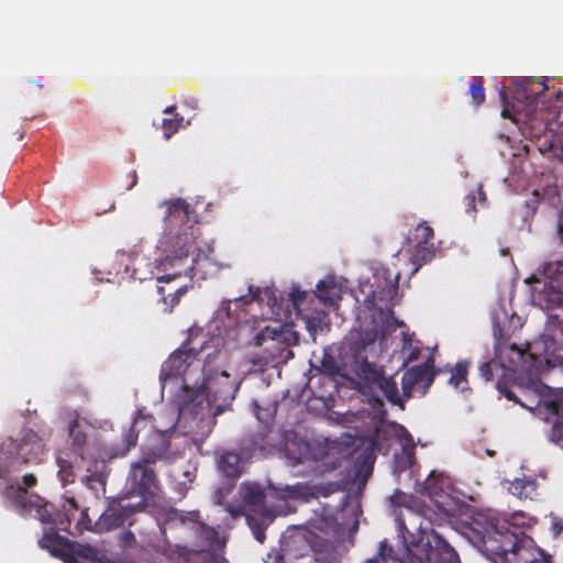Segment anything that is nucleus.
I'll return each instance as SVG.
<instances>
[{
	"instance_id": "1",
	"label": "nucleus",
	"mask_w": 563,
	"mask_h": 563,
	"mask_svg": "<svg viewBox=\"0 0 563 563\" xmlns=\"http://www.w3.org/2000/svg\"><path fill=\"white\" fill-rule=\"evenodd\" d=\"M155 428L153 442L142 449L141 456L131 464L124 490L115 498H108V531L123 526H132V516L143 511L161 488L155 464L162 460H173L169 453L170 431Z\"/></svg>"
},
{
	"instance_id": "2",
	"label": "nucleus",
	"mask_w": 563,
	"mask_h": 563,
	"mask_svg": "<svg viewBox=\"0 0 563 563\" xmlns=\"http://www.w3.org/2000/svg\"><path fill=\"white\" fill-rule=\"evenodd\" d=\"M202 373L203 379L197 389L184 386L173 396L175 410L172 412L169 429H175L178 419L186 415L203 421L206 417L216 418L231 410L240 382L224 369L210 368L209 364L203 365Z\"/></svg>"
},
{
	"instance_id": "3",
	"label": "nucleus",
	"mask_w": 563,
	"mask_h": 563,
	"mask_svg": "<svg viewBox=\"0 0 563 563\" xmlns=\"http://www.w3.org/2000/svg\"><path fill=\"white\" fill-rule=\"evenodd\" d=\"M166 229L173 234L170 239L172 250L159 261L158 268L165 274L158 277V282L169 283L181 275L192 276L195 258L189 255L195 251L197 227L190 219L189 203L178 198L167 203L165 212Z\"/></svg>"
},
{
	"instance_id": "4",
	"label": "nucleus",
	"mask_w": 563,
	"mask_h": 563,
	"mask_svg": "<svg viewBox=\"0 0 563 563\" xmlns=\"http://www.w3.org/2000/svg\"><path fill=\"white\" fill-rule=\"evenodd\" d=\"M507 522L488 521L477 530L481 551L492 563H537L547 553Z\"/></svg>"
},
{
	"instance_id": "5",
	"label": "nucleus",
	"mask_w": 563,
	"mask_h": 563,
	"mask_svg": "<svg viewBox=\"0 0 563 563\" xmlns=\"http://www.w3.org/2000/svg\"><path fill=\"white\" fill-rule=\"evenodd\" d=\"M38 545L64 563H106L103 545L71 541L57 534L54 529L43 533Z\"/></svg>"
},
{
	"instance_id": "6",
	"label": "nucleus",
	"mask_w": 563,
	"mask_h": 563,
	"mask_svg": "<svg viewBox=\"0 0 563 563\" xmlns=\"http://www.w3.org/2000/svg\"><path fill=\"white\" fill-rule=\"evenodd\" d=\"M299 343V333L289 324L265 327L254 338V344L263 347L273 361L287 362L295 356L291 347Z\"/></svg>"
},
{
	"instance_id": "7",
	"label": "nucleus",
	"mask_w": 563,
	"mask_h": 563,
	"mask_svg": "<svg viewBox=\"0 0 563 563\" xmlns=\"http://www.w3.org/2000/svg\"><path fill=\"white\" fill-rule=\"evenodd\" d=\"M543 277L541 289L534 288L536 299L545 309L563 306V260L543 263L537 271Z\"/></svg>"
},
{
	"instance_id": "8",
	"label": "nucleus",
	"mask_w": 563,
	"mask_h": 563,
	"mask_svg": "<svg viewBox=\"0 0 563 563\" xmlns=\"http://www.w3.org/2000/svg\"><path fill=\"white\" fill-rule=\"evenodd\" d=\"M198 354L199 353L194 349L187 347V344H183L173 352L162 364L159 378L163 389L167 388L173 383L179 387V390H181L184 386H189L184 375L194 362L198 361Z\"/></svg>"
},
{
	"instance_id": "9",
	"label": "nucleus",
	"mask_w": 563,
	"mask_h": 563,
	"mask_svg": "<svg viewBox=\"0 0 563 563\" xmlns=\"http://www.w3.org/2000/svg\"><path fill=\"white\" fill-rule=\"evenodd\" d=\"M292 309L305 324L308 332L316 339V334L330 330L329 312L325 309L306 307L308 294L298 286H292L288 294Z\"/></svg>"
},
{
	"instance_id": "10",
	"label": "nucleus",
	"mask_w": 563,
	"mask_h": 563,
	"mask_svg": "<svg viewBox=\"0 0 563 563\" xmlns=\"http://www.w3.org/2000/svg\"><path fill=\"white\" fill-rule=\"evenodd\" d=\"M47 439L32 429H23L14 445L15 457L24 464H38L47 455Z\"/></svg>"
},
{
	"instance_id": "11",
	"label": "nucleus",
	"mask_w": 563,
	"mask_h": 563,
	"mask_svg": "<svg viewBox=\"0 0 563 563\" xmlns=\"http://www.w3.org/2000/svg\"><path fill=\"white\" fill-rule=\"evenodd\" d=\"M22 509L29 514H33L43 523H52V527L44 530V533L54 529L58 533L59 530L68 531L70 527L71 515L54 514V506L46 503L41 496H35L33 499L22 501Z\"/></svg>"
},
{
	"instance_id": "12",
	"label": "nucleus",
	"mask_w": 563,
	"mask_h": 563,
	"mask_svg": "<svg viewBox=\"0 0 563 563\" xmlns=\"http://www.w3.org/2000/svg\"><path fill=\"white\" fill-rule=\"evenodd\" d=\"M418 560L420 563H461L457 552L434 530L422 545Z\"/></svg>"
},
{
	"instance_id": "13",
	"label": "nucleus",
	"mask_w": 563,
	"mask_h": 563,
	"mask_svg": "<svg viewBox=\"0 0 563 563\" xmlns=\"http://www.w3.org/2000/svg\"><path fill=\"white\" fill-rule=\"evenodd\" d=\"M433 240L434 232L429 224L422 222L416 227L412 234L408 238V241L413 245L411 261L415 265L422 266L434 257L435 247Z\"/></svg>"
},
{
	"instance_id": "14",
	"label": "nucleus",
	"mask_w": 563,
	"mask_h": 563,
	"mask_svg": "<svg viewBox=\"0 0 563 563\" xmlns=\"http://www.w3.org/2000/svg\"><path fill=\"white\" fill-rule=\"evenodd\" d=\"M433 358L428 357L423 364L412 366L405 371L401 377V388L405 399L412 396V389L422 384V395L427 393L434 379Z\"/></svg>"
},
{
	"instance_id": "15",
	"label": "nucleus",
	"mask_w": 563,
	"mask_h": 563,
	"mask_svg": "<svg viewBox=\"0 0 563 563\" xmlns=\"http://www.w3.org/2000/svg\"><path fill=\"white\" fill-rule=\"evenodd\" d=\"M389 501L395 509L405 508L411 515H421L423 517L426 516V505L419 498L412 495H407L400 490H396L395 494L389 497ZM395 520L397 522L398 529L404 534L405 531H407V527L400 510H395Z\"/></svg>"
},
{
	"instance_id": "16",
	"label": "nucleus",
	"mask_w": 563,
	"mask_h": 563,
	"mask_svg": "<svg viewBox=\"0 0 563 563\" xmlns=\"http://www.w3.org/2000/svg\"><path fill=\"white\" fill-rule=\"evenodd\" d=\"M496 387L500 395H503L508 400H511L516 404H519L521 407L532 410L533 408H544V399H550L552 397H559L561 393H553L548 390V387L543 384H538L534 387L536 396L533 398H529L528 402L522 401L517 397L516 393L508 386L507 382L498 380Z\"/></svg>"
},
{
	"instance_id": "17",
	"label": "nucleus",
	"mask_w": 563,
	"mask_h": 563,
	"mask_svg": "<svg viewBox=\"0 0 563 563\" xmlns=\"http://www.w3.org/2000/svg\"><path fill=\"white\" fill-rule=\"evenodd\" d=\"M241 495L244 504L251 511L265 519H272V512L265 505L266 494L264 488L255 483L243 484Z\"/></svg>"
},
{
	"instance_id": "18",
	"label": "nucleus",
	"mask_w": 563,
	"mask_h": 563,
	"mask_svg": "<svg viewBox=\"0 0 563 563\" xmlns=\"http://www.w3.org/2000/svg\"><path fill=\"white\" fill-rule=\"evenodd\" d=\"M544 409L558 417L552 426L550 440L563 449V393L559 397L544 399Z\"/></svg>"
},
{
	"instance_id": "19",
	"label": "nucleus",
	"mask_w": 563,
	"mask_h": 563,
	"mask_svg": "<svg viewBox=\"0 0 563 563\" xmlns=\"http://www.w3.org/2000/svg\"><path fill=\"white\" fill-rule=\"evenodd\" d=\"M217 464L221 474L230 479H238L245 468L243 456L234 451L221 452Z\"/></svg>"
},
{
	"instance_id": "20",
	"label": "nucleus",
	"mask_w": 563,
	"mask_h": 563,
	"mask_svg": "<svg viewBox=\"0 0 563 563\" xmlns=\"http://www.w3.org/2000/svg\"><path fill=\"white\" fill-rule=\"evenodd\" d=\"M373 382L383 391V394L390 404L397 405L401 409L405 408V401H407L408 399H405L404 394H399L397 382L394 379L393 376L386 377L382 369H374Z\"/></svg>"
},
{
	"instance_id": "21",
	"label": "nucleus",
	"mask_w": 563,
	"mask_h": 563,
	"mask_svg": "<svg viewBox=\"0 0 563 563\" xmlns=\"http://www.w3.org/2000/svg\"><path fill=\"white\" fill-rule=\"evenodd\" d=\"M145 419L146 417L142 412H139L129 430L123 434L122 443L120 445H112L111 449L108 450V459L124 456L133 446L136 445L139 438L137 427Z\"/></svg>"
},
{
	"instance_id": "22",
	"label": "nucleus",
	"mask_w": 563,
	"mask_h": 563,
	"mask_svg": "<svg viewBox=\"0 0 563 563\" xmlns=\"http://www.w3.org/2000/svg\"><path fill=\"white\" fill-rule=\"evenodd\" d=\"M313 298L318 299L325 307H331L341 300L342 287L333 277L325 278L317 284V291Z\"/></svg>"
},
{
	"instance_id": "23",
	"label": "nucleus",
	"mask_w": 563,
	"mask_h": 563,
	"mask_svg": "<svg viewBox=\"0 0 563 563\" xmlns=\"http://www.w3.org/2000/svg\"><path fill=\"white\" fill-rule=\"evenodd\" d=\"M93 467V470L87 468L88 474L84 477V482L96 497H99L100 494H106V461H96Z\"/></svg>"
},
{
	"instance_id": "24",
	"label": "nucleus",
	"mask_w": 563,
	"mask_h": 563,
	"mask_svg": "<svg viewBox=\"0 0 563 563\" xmlns=\"http://www.w3.org/2000/svg\"><path fill=\"white\" fill-rule=\"evenodd\" d=\"M106 511L99 515L98 520L92 523V519L89 517V509H82L80 511V518L75 525V531L69 532L73 536H80L85 531L102 532L104 529Z\"/></svg>"
},
{
	"instance_id": "25",
	"label": "nucleus",
	"mask_w": 563,
	"mask_h": 563,
	"mask_svg": "<svg viewBox=\"0 0 563 563\" xmlns=\"http://www.w3.org/2000/svg\"><path fill=\"white\" fill-rule=\"evenodd\" d=\"M186 286H180L175 289H167L165 286L157 287V294L159 295V300L165 305V311H172L173 308L178 305L180 298L186 294Z\"/></svg>"
},
{
	"instance_id": "26",
	"label": "nucleus",
	"mask_w": 563,
	"mask_h": 563,
	"mask_svg": "<svg viewBox=\"0 0 563 563\" xmlns=\"http://www.w3.org/2000/svg\"><path fill=\"white\" fill-rule=\"evenodd\" d=\"M137 541L134 533L130 530H123L115 534L114 542L112 544L113 554H125L130 550L136 548Z\"/></svg>"
},
{
	"instance_id": "27",
	"label": "nucleus",
	"mask_w": 563,
	"mask_h": 563,
	"mask_svg": "<svg viewBox=\"0 0 563 563\" xmlns=\"http://www.w3.org/2000/svg\"><path fill=\"white\" fill-rule=\"evenodd\" d=\"M417 490L421 495L428 496L430 499H437L443 493L440 478L435 476L434 472H432L423 483L418 484Z\"/></svg>"
},
{
	"instance_id": "28",
	"label": "nucleus",
	"mask_w": 563,
	"mask_h": 563,
	"mask_svg": "<svg viewBox=\"0 0 563 563\" xmlns=\"http://www.w3.org/2000/svg\"><path fill=\"white\" fill-rule=\"evenodd\" d=\"M468 365L470 363L466 361H461L456 363L448 380L449 384L455 388L464 389L463 387H461V384L467 383Z\"/></svg>"
},
{
	"instance_id": "29",
	"label": "nucleus",
	"mask_w": 563,
	"mask_h": 563,
	"mask_svg": "<svg viewBox=\"0 0 563 563\" xmlns=\"http://www.w3.org/2000/svg\"><path fill=\"white\" fill-rule=\"evenodd\" d=\"M184 126V117L175 113L172 118H164L162 121V131L166 140L170 139L175 133Z\"/></svg>"
},
{
	"instance_id": "30",
	"label": "nucleus",
	"mask_w": 563,
	"mask_h": 563,
	"mask_svg": "<svg viewBox=\"0 0 563 563\" xmlns=\"http://www.w3.org/2000/svg\"><path fill=\"white\" fill-rule=\"evenodd\" d=\"M532 490H534L533 482L526 479H515L509 486V492L519 498H527Z\"/></svg>"
},
{
	"instance_id": "31",
	"label": "nucleus",
	"mask_w": 563,
	"mask_h": 563,
	"mask_svg": "<svg viewBox=\"0 0 563 563\" xmlns=\"http://www.w3.org/2000/svg\"><path fill=\"white\" fill-rule=\"evenodd\" d=\"M195 517H198V512H191L189 517V519L195 522L192 527L195 532L207 542H213L217 537V531L213 528L208 527L200 521H197Z\"/></svg>"
},
{
	"instance_id": "32",
	"label": "nucleus",
	"mask_w": 563,
	"mask_h": 563,
	"mask_svg": "<svg viewBox=\"0 0 563 563\" xmlns=\"http://www.w3.org/2000/svg\"><path fill=\"white\" fill-rule=\"evenodd\" d=\"M473 103L478 107L485 101L484 81L482 77H474L470 85Z\"/></svg>"
},
{
	"instance_id": "33",
	"label": "nucleus",
	"mask_w": 563,
	"mask_h": 563,
	"mask_svg": "<svg viewBox=\"0 0 563 563\" xmlns=\"http://www.w3.org/2000/svg\"><path fill=\"white\" fill-rule=\"evenodd\" d=\"M36 483H37V478L35 477L34 474L29 473V474H25L22 476L23 487H19L20 494L16 498V501L21 506H22L23 499L29 500V499H33L36 496V495L27 496V492H26L27 488L35 486Z\"/></svg>"
},
{
	"instance_id": "34",
	"label": "nucleus",
	"mask_w": 563,
	"mask_h": 563,
	"mask_svg": "<svg viewBox=\"0 0 563 563\" xmlns=\"http://www.w3.org/2000/svg\"><path fill=\"white\" fill-rule=\"evenodd\" d=\"M321 371L329 376L338 375L340 372V367L335 357L327 351H324L323 357L321 360Z\"/></svg>"
},
{
	"instance_id": "35",
	"label": "nucleus",
	"mask_w": 563,
	"mask_h": 563,
	"mask_svg": "<svg viewBox=\"0 0 563 563\" xmlns=\"http://www.w3.org/2000/svg\"><path fill=\"white\" fill-rule=\"evenodd\" d=\"M57 464L59 467L58 475L64 484H70L75 482V474L73 466L66 460L57 457Z\"/></svg>"
},
{
	"instance_id": "36",
	"label": "nucleus",
	"mask_w": 563,
	"mask_h": 563,
	"mask_svg": "<svg viewBox=\"0 0 563 563\" xmlns=\"http://www.w3.org/2000/svg\"><path fill=\"white\" fill-rule=\"evenodd\" d=\"M246 521H247L249 527L253 531L255 539L257 541H260L261 543L264 542V540H265L264 528L261 525H257V529H254L255 518L251 515L246 516Z\"/></svg>"
},
{
	"instance_id": "37",
	"label": "nucleus",
	"mask_w": 563,
	"mask_h": 563,
	"mask_svg": "<svg viewBox=\"0 0 563 563\" xmlns=\"http://www.w3.org/2000/svg\"><path fill=\"white\" fill-rule=\"evenodd\" d=\"M478 372H479V375L486 380V382H490L493 380L494 378V373H493V362H484L479 367H478Z\"/></svg>"
},
{
	"instance_id": "38",
	"label": "nucleus",
	"mask_w": 563,
	"mask_h": 563,
	"mask_svg": "<svg viewBox=\"0 0 563 563\" xmlns=\"http://www.w3.org/2000/svg\"><path fill=\"white\" fill-rule=\"evenodd\" d=\"M265 435L266 434L264 432H260V433L254 435V438H256V439L252 440V450L253 451H256V450L263 451V450H265V445H264V438H265Z\"/></svg>"
},
{
	"instance_id": "39",
	"label": "nucleus",
	"mask_w": 563,
	"mask_h": 563,
	"mask_svg": "<svg viewBox=\"0 0 563 563\" xmlns=\"http://www.w3.org/2000/svg\"><path fill=\"white\" fill-rule=\"evenodd\" d=\"M393 548L388 544L387 540H384L379 544V556L382 560H386L388 558H391Z\"/></svg>"
},
{
	"instance_id": "40",
	"label": "nucleus",
	"mask_w": 563,
	"mask_h": 563,
	"mask_svg": "<svg viewBox=\"0 0 563 563\" xmlns=\"http://www.w3.org/2000/svg\"><path fill=\"white\" fill-rule=\"evenodd\" d=\"M463 202H464L466 212H474L476 210L475 209L476 197H475L474 192L466 195L464 197Z\"/></svg>"
},
{
	"instance_id": "41",
	"label": "nucleus",
	"mask_w": 563,
	"mask_h": 563,
	"mask_svg": "<svg viewBox=\"0 0 563 563\" xmlns=\"http://www.w3.org/2000/svg\"><path fill=\"white\" fill-rule=\"evenodd\" d=\"M70 435L74 437L73 443L77 449H79L84 445V443L86 441V437L84 433H80V432L74 433V428H71Z\"/></svg>"
},
{
	"instance_id": "42",
	"label": "nucleus",
	"mask_w": 563,
	"mask_h": 563,
	"mask_svg": "<svg viewBox=\"0 0 563 563\" xmlns=\"http://www.w3.org/2000/svg\"><path fill=\"white\" fill-rule=\"evenodd\" d=\"M540 197L539 192L537 190L533 191V197L526 202L527 207L532 211L536 212L537 207L539 205Z\"/></svg>"
},
{
	"instance_id": "43",
	"label": "nucleus",
	"mask_w": 563,
	"mask_h": 563,
	"mask_svg": "<svg viewBox=\"0 0 563 563\" xmlns=\"http://www.w3.org/2000/svg\"><path fill=\"white\" fill-rule=\"evenodd\" d=\"M551 530L554 537L559 536L563 531V523L559 518L552 519Z\"/></svg>"
},
{
	"instance_id": "44",
	"label": "nucleus",
	"mask_w": 563,
	"mask_h": 563,
	"mask_svg": "<svg viewBox=\"0 0 563 563\" xmlns=\"http://www.w3.org/2000/svg\"><path fill=\"white\" fill-rule=\"evenodd\" d=\"M404 431L406 433V438H405L406 439V443L404 444V450L405 451H409V450L412 451L413 446H415L412 437H411V434L407 430H404Z\"/></svg>"
},
{
	"instance_id": "45",
	"label": "nucleus",
	"mask_w": 563,
	"mask_h": 563,
	"mask_svg": "<svg viewBox=\"0 0 563 563\" xmlns=\"http://www.w3.org/2000/svg\"><path fill=\"white\" fill-rule=\"evenodd\" d=\"M167 519H179L181 522H184V521H185L184 517H183V516H180V515L178 514V511H177V510H175V509H172V510L167 514Z\"/></svg>"
},
{
	"instance_id": "46",
	"label": "nucleus",
	"mask_w": 563,
	"mask_h": 563,
	"mask_svg": "<svg viewBox=\"0 0 563 563\" xmlns=\"http://www.w3.org/2000/svg\"><path fill=\"white\" fill-rule=\"evenodd\" d=\"M537 563H552L551 556L549 554H545L544 556L539 558V561Z\"/></svg>"
},
{
	"instance_id": "47",
	"label": "nucleus",
	"mask_w": 563,
	"mask_h": 563,
	"mask_svg": "<svg viewBox=\"0 0 563 563\" xmlns=\"http://www.w3.org/2000/svg\"><path fill=\"white\" fill-rule=\"evenodd\" d=\"M175 110H176V107L175 106H169L167 107L166 109H164L163 113L164 114H175Z\"/></svg>"
},
{
	"instance_id": "48",
	"label": "nucleus",
	"mask_w": 563,
	"mask_h": 563,
	"mask_svg": "<svg viewBox=\"0 0 563 563\" xmlns=\"http://www.w3.org/2000/svg\"><path fill=\"white\" fill-rule=\"evenodd\" d=\"M256 295H253L251 299H247L246 296H241L239 298H235V301H243V302H250L251 300L255 299Z\"/></svg>"
},
{
	"instance_id": "49",
	"label": "nucleus",
	"mask_w": 563,
	"mask_h": 563,
	"mask_svg": "<svg viewBox=\"0 0 563 563\" xmlns=\"http://www.w3.org/2000/svg\"><path fill=\"white\" fill-rule=\"evenodd\" d=\"M478 194H479L481 202H484L486 200V196H485V192L483 191V187L482 186L478 187Z\"/></svg>"
},
{
	"instance_id": "50",
	"label": "nucleus",
	"mask_w": 563,
	"mask_h": 563,
	"mask_svg": "<svg viewBox=\"0 0 563 563\" xmlns=\"http://www.w3.org/2000/svg\"><path fill=\"white\" fill-rule=\"evenodd\" d=\"M556 331H559L560 335L563 336V320L558 322Z\"/></svg>"
},
{
	"instance_id": "51",
	"label": "nucleus",
	"mask_w": 563,
	"mask_h": 563,
	"mask_svg": "<svg viewBox=\"0 0 563 563\" xmlns=\"http://www.w3.org/2000/svg\"><path fill=\"white\" fill-rule=\"evenodd\" d=\"M69 504H70V507H71L74 510H76V511L78 510V508H79V507H78V505H77V503H76V500H75L74 498H71V499L69 500Z\"/></svg>"
},
{
	"instance_id": "52",
	"label": "nucleus",
	"mask_w": 563,
	"mask_h": 563,
	"mask_svg": "<svg viewBox=\"0 0 563 563\" xmlns=\"http://www.w3.org/2000/svg\"><path fill=\"white\" fill-rule=\"evenodd\" d=\"M503 117L504 118H508V110L507 109H504L503 112H501Z\"/></svg>"
},
{
	"instance_id": "53",
	"label": "nucleus",
	"mask_w": 563,
	"mask_h": 563,
	"mask_svg": "<svg viewBox=\"0 0 563 563\" xmlns=\"http://www.w3.org/2000/svg\"><path fill=\"white\" fill-rule=\"evenodd\" d=\"M366 563H380V562L376 559H371Z\"/></svg>"
},
{
	"instance_id": "54",
	"label": "nucleus",
	"mask_w": 563,
	"mask_h": 563,
	"mask_svg": "<svg viewBox=\"0 0 563 563\" xmlns=\"http://www.w3.org/2000/svg\"><path fill=\"white\" fill-rule=\"evenodd\" d=\"M531 279H533V280H536V282H538V283H540V280L538 279L537 275H532Z\"/></svg>"
},
{
	"instance_id": "55",
	"label": "nucleus",
	"mask_w": 563,
	"mask_h": 563,
	"mask_svg": "<svg viewBox=\"0 0 563 563\" xmlns=\"http://www.w3.org/2000/svg\"><path fill=\"white\" fill-rule=\"evenodd\" d=\"M214 563H228L227 560H220V561H216Z\"/></svg>"
},
{
	"instance_id": "56",
	"label": "nucleus",
	"mask_w": 563,
	"mask_h": 563,
	"mask_svg": "<svg viewBox=\"0 0 563 563\" xmlns=\"http://www.w3.org/2000/svg\"><path fill=\"white\" fill-rule=\"evenodd\" d=\"M257 525H260V522L255 519L254 529H257Z\"/></svg>"
},
{
	"instance_id": "57",
	"label": "nucleus",
	"mask_w": 563,
	"mask_h": 563,
	"mask_svg": "<svg viewBox=\"0 0 563 563\" xmlns=\"http://www.w3.org/2000/svg\"><path fill=\"white\" fill-rule=\"evenodd\" d=\"M398 286V277H396V280H395V288H397Z\"/></svg>"
},
{
	"instance_id": "58",
	"label": "nucleus",
	"mask_w": 563,
	"mask_h": 563,
	"mask_svg": "<svg viewBox=\"0 0 563 563\" xmlns=\"http://www.w3.org/2000/svg\"><path fill=\"white\" fill-rule=\"evenodd\" d=\"M96 279L100 283L102 282V278H100L99 276H96Z\"/></svg>"
},
{
	"instance_id": "59",
	"label": "nucleus",
	"mask_w": 563,
	"mask_h": 563,
	"mask_svg": "<svg viewBox=\"0 0 563 563\" xmlns=\"http://www.w3.org/2000/svg\"><path fill=\"white\" fill-rule=\"evenodd\" d=\"M520 389L522 390V393H523V394H526V393H527V389H526V388L520 387Z\"/></svg>"
},
{
	"instance_id": "60",
	"label": "nucleus",
	"mask_w": 563,
	"mask_h": 563,
	"mask_svg": "<svg viewBox=\"0 0 563 563\" xmlns=\"http://www.w3.org/2000/svg\"><path fill=\"white\" fill-rule=\"evenodd\" d=\"M3 476V473H2V470L0 468V479L2 478Z\"/></svg>"
},
{
	"instance_id": "61",
	"label": "nucleus",
	"mask_w": 563,
	"mask_h": 563,
	"mask_svg": "<svg viewBox=\"0 0 563 563\" xmlns=\"http://www.w3.org/2000/svg\"><path fill=\"white\" fill-rule=\"evenodd\" d=\"M559 229H560V232L563 233V228L562 225H559Z\"/></svg>"
},
{
	"instance_id": "62",
	"label": "nucleus",
	"mask_w": 563,
	"mask_h": 563,
	"mask_svg": "<svg viewBox=\"0 0 563 563\" xmlns=\"http://www.w3.org/2000/svg\"><path fill=\"white\" fill-rule=\"evenodd\" d=\"M113 208H114V207H113V206H111V208H108V209H107V212H110V210H111V209H113Z\"/></svg>"
},
{
	"instance_id": "63",
	"label": "nucleus",
	"mask_w": 563,
	"mask_h": 563,
	"mask_svg": "<svg viewBox=\"0 0 563 563\" xmlns=\"http://www.w3.org/2000/svg\"><path fill=\"white\" fill-rule=\"evenodd\" d=\"M250 294H253V287L250 286Z\"/></svg>"
}]
</instances>
